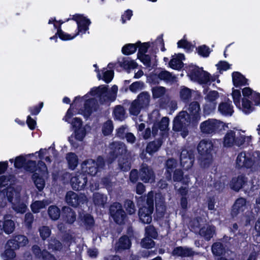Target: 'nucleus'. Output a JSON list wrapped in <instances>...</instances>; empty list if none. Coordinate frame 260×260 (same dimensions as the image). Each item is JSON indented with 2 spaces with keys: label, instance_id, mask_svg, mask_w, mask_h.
<instances>
[{
  "label": "nucleus",
  "instance_id": "nucleus-1",
  "mask_svg": "<svg viewBox=\"0 0 260 260\" xmlns=\"http://www.w3.org/2000/svg\"><path fill=\"white\" fill-rule=\"evenodd\" d=\"M214 147L212 140L203 139L199 142L197 150L199 154V164L202 168H208L211 164Z\"/></svg>",
  "mask_w": 260,
  "mask_h": 260
},
{
  "label": "nucleus",
  "instance_id": "nucleus-2",
  "mask_svg": "<svg viewBox=\"0 0 260 260\" xmlns=\"http://www.w3.org/2000/svg\"><path fill=\"white\" fill-rule=\"evenodd\" d=\"M28 243L26 236L23 235H14L8 240L6 244V250L4 255L6 258H12L16 257L15 250L21 247L26 246Z\"/></svg>",
  "mask_w": 260,
  "mask_h": 260
},
{
  "label": "nucleus",
  "instance_id": "nucleus-3",
  "mask_svg": "<svg viewBox=\"0 0 260 260\" xmlns=\"http://www.w3.org/2000/svg\"><path fill=\"white\" fill-rule=\"evenodd\" d=\"M105 165V160L101 156H99L96 160L88 159L82 164V171L91 176H95Z\"/></svg>",
  "mask_w": 260,
  "mask_h": 260
},
{
  "label": "nucleus",
  "instance_id": "nucleus-4",
  "mask_svg": "<svg viewBox=\"0 0 260 260\" xmlns=\"http://www.w3.org/2000/svg\"><path fill=\"white\" fill-rule=\"evenodd\" d=\"M229 128L228 124L215 119H208L200 124L201 131L203 134L212 135L216 132Z\"/></svg>",
  "mask_w": 260,
  "mask_h": 260
},
{
  "label": "nucleus",
  "instance_id": "nucleus-5",
  "mask_svg": "<svg viewBox=\"0 0 260 260\" xmlns=\"http://www.w3.org/2000/svg\"><path fill=\"white\" fill-rule=\"evenodd\" d=\"M187 75L190 80L200 84H207L209 81L210 73L204 71L203 68L196 66H189L187 69Z\"/></svg>",
  "mask_w": 260,
  "mask_h": 260
},
{
  "label": "nucleus",
  "instance_id": "nucleus-6",
  "mask_svg": "<svg viewBox=\"0 0 260 260\" xmlns=\"http://www.w3.org/2000/svg\"><path fill=\"white\" fill-rule=\"evenodd\" d=\"M109 213L116 224L118 225L125 224L127 216L122 209L121 204L117 202L113 203L110 207Z\"/></svg>",
  "mask_w": 260,
  "mask_h": 260
},
{
  "label": "nucleus",
  "instance_id": "nucleus-7",
  "mask_svg": "<svg viewBox=\"0 0 260 260\" xmlns=\"http://www.w3.org/2000/svg\"><path fill=\"white\" fill-rule=\"evenodd\" d=\"M187 111V122L192 125H197L201 117L200 105L197 101H193L188 105Z\"/></svg>",
  "mask_w": 260,
  "mask_h": 260
},
{
  "label": "nucleus",
  "instance_id": "nucleus-8",
  "mask_svg": "<svg viewBox=\"0 0 260 260\" xmlns=\"http://www.w3.org/2000/svg\"><path fill=\"white\" fill-rule=\"evenodd\" d=\"M72 16L71 19L75 21L77 24V32L75 34V36H77L80 34H84L89 29V26L91 24L89 19L85 17L84 14H75Z\"/></svg>",
  "mask_w": 260,
  "mask_h": 260
},
{
  "label": "nucleus",
  "instance_id": "nucleus-9",
  "mask_svg": "<svg viewBox=\"0 0 260 260\" xmlns=\"http://www.w3.org/2000/svg\"><path fill=\"white\" fill-rule=\"evenodd\" d=\"M65 200L69 206L77 208L86 203L87 198L84 194H78L74 191H69L67 192Z\"/></svg>",
  "mask_w": 260,
  "mask_h": 260
},
{
  "label": "nucleus",
  "instance_id": "nucleus-10",
  "mask_svg": "<svg viewBox=\"0 0 260 260\" xmlns=\"http://www.w3.org/2000/svg\"><path fill=\"white\" fill-rule=\"evenodd\" d=\"M87 174L82 171L76 172L70 179L72 188L77 191L84 190L87 185Z\"/></svg>",
  "mask_w": 260,
  "mask_h": 260
},
{
  "label": "nucleus",
  "instance_id": "nucleus-11",
  "mask_svg": "<svg viewBox=\"0 0 260 260\" xmlns=\"http://www.w3.org/2000/svg\"><path fill=\"white\" fill-rule=\"evenodd\" d=\"M187 115V111H182L179 113L173 120V129L176 132L182 131V136L183 138L186 137L188 133L187 129L185 130L184 123L182 121V120L186 121L188 120L186 118Z\"/></svg>",
  "mask_w": 260,
  "mask_h": 260
},
{
  "label": "nucleus",
  "instance_id": "nucleus-12",
  "mask_svg": "<svg viewBox=\"0 0 260 260\" xmlns=\"http://www.w3.org/2000/svg\"><path fill=\"white\" fill-rule=\"evenodd\" d=\"M195 160L194 154L192 150L183 149L180 155V165L182 168L188 170L192 168Z\"/></svg>",
  "mask_w": 260,
  "mask_h": 260
},
{
  "label": "nucleus",
  "instance_id": "nucleus-13",
  "mask_svg": "<svg viewBox=\"0 0 260 260\" xmlns=\"http://www.w3.org/2000/svg\"><path fill=\"white\" fill-rule=\"evenodd\" d=\"M140 180L144 183H153L155 174L152 168L146 164H142L140 168Z\"/></svg>",
  "mask_w": 260,
  "mask_h": 260
},
{
  "label": "nucleus",
  "instance_id": "nucleus-14",
  "mask_svg": "<svg viewBox=\"0 0 260 260\" xmlns=\"http://www.w3.org/2000/svg\"><path fill=\"white\" fill-rule=\"evenodd\" d=\"M96 105V101L94 99L90 98L85 100L83 107L79 110L78 114L82 115L87 120L94 111L96 110L95 107Z\"/></svg>",
  "mask_w": 260,
  "mask_h": 260
},
{
  "label": "nucleus",
  "instance_id": "nucleus-15",
  "mask_svg": "<svg viewBox=\"0 0 260 260\" xmlns=\"http://www.w3.org/2000/svg\"><path fill=\"white\" fill-rule=\"evenodd\" d=\"M126 151V149L124 144L122 142H112L110 144V158L113 161L118 156L125 154Z\"/></svg>",
  "mask_w": 260,
  "mask_h": 260
},
{
  "label": "nucleus",
  "instance_id": "nucleus-16",
  "mask_svg": "<svg viewBox=\"0 0 260 260\" xmlns=\"http://www.w3.org/2000/svg\"><path fill=\"white\" fill-rule=\"evenodd\" d=\"M253 165V161L252 158L246 155L245 152L240 153L236 159V166L239 169L251 168Z\"/></svg>",
  "mask_w": 260,
  "mask_h": 260
},
{
  "label": "nucleus",
  "instance_id": "nucleus-17",
  "mask_svg": "<svg viewBox=\"0 0 260 260\" xmlns=\"http://www.w3.org/2000/svg\"><path fill=\"white\" fill-rule=\"evenodd\" d=\"M177 166V160L173 158H168L165 162V172L164 174L165 178L168 181L171 182L172 181V174L176 170Z\"/></svg>",
  "mask_w": 260,
  "mask_h": 260
},
{
  "label": "nucleus",
  "instance_id": "nucleus-18",
  "mask_svg": "<svg viewBox=\"0 0 260 260\" xmlns=\"http://www.w3.org/2000/svg\"><path fill=\"white\" fill-rule=\"evenodd\" d=\"M172 255L181 257H191L195 255V251L191 247L177 246L173 249Z\"/></svg>",
  "mask_w": 260,
  "mask_h": 260
},
{
  "label": "nucleus",
  "instance_id": "nucleus-19",
  "mask_svg": "<svg viewBox=\"0 0 260 260\" xmlns=\"http://www.w3.org/2000/svg\"><path fill=\"white\" fill-rule=\"evenodd\" d=\"M247 182V178L245 174H242L232 179L230 183V186L232 190L239 191Z\"/></svg>",
  "mask_w": 260,
  "mask_h": 260
},
{
  "label": "nucleus",
  "instance_id": "nucleus-20",
  "mask_svg": "<svg viewBox=\"0 0 260 260\" xmlns=\"http://www.w3.org/2000/svg\"><path fill=\"white\" fill-rule=\"evenodd\" d=\"M108 86L100 85L98 87H94L90 89L89 93L92 96H97L100 98V101L101 103L105 102L107 100L105 97L107 96L108 93Z\"/></svg>",
  "mask_w": 260,
  "mask_h": 260
},
{
  "label": "nucleus",
  "instance_id": "nucleus-21",
  "mask_svg": "<svg viewBox=\"0 0 260 260\" xmlns=\"http://www.w3.org/2000/svg\"><path fill=\"white\" fill-rule=\"evenodd\" d=\"M246 202V199L243 198H239L235 201L231 211V215L233 218L236 217L240 212L244 211Z\"/></svg>",
  "mask_w": 260,
  "mask_h": 260
},
{
  "label": "nucleus",
  "instance_id": "nucleus-22",
  "mask_svg": "<svg viewBox=\"0 0 260 260\" xmlns=\"http://www.w3.org/2000/svg\"><path fill=\"white\" fill-rule=\"evenodd\" d=\"M238 137H236V133L233 130H229L223 138V145L226 148L237 146Z\"/></svg>",
  "mask_w": 260,
  "mask_h": 260
},
{
  "label": "nucleus",
  "instance_id": "nucleus-23",
  "mask_svg": "<svg viewBox=\"0 0 260 260\" xmlns=\"http://www.w3.org/2000/svg\"><path fill=\"white\" fill-rule=\"evenodd\" d=\"M232 101L228 99L227 102L220 103L218 107L219 112L225 116H231L234 113Z\"/></svg>",
  "mask_w": 260,
  "mask_h": 260
},
{
  "label": "nucleus",
  "instance_id": "nucleus-24",
  "mask_svg": "<svg viewBox=\"0 0 260 260\" xmlns=\"http://www.w3.org/2000/svg\"><path fill=\"white\" fill-rule=\"evenodd\" d=\"M61 215L63 220L69 224H73L76 219V213L75 211L70 207H63L62 208Z\"/></svg>",
  "mask_w": 260,
  "mask_h": 260
},
{
  "label": "nucleus",
  "instance_id": "nucleus-25",
  "mask_svg": "<svg viewBox=\"0 0 260 260\" xmlns=\"http://www.w3.org/2000/svg\"><path fill=\"white\" fill-rule=\"evenodd\" d=\"M78 218L87 229L92 228L95 223L93 217L89 213L83 212L79 213Z\"/></svg>",
  "mask_w": 260,
  "mask_h": 260
},
{
  "label": "nucleus",
  "instance_id": "nucleus-26",
  "mask_svg": "<svg viewBox=\"0 0 260 260\" xmlns=\"http://www.w3.org/2000/svg\"><path fill=\"white\" fill-rule=\"evenodd\" d=\"M152 211L148 210L145 206H141L138 211L140 220L144 224H149L152 221Z\"/></svg>",
  "mask_w": 260,
  "mask_h": 260
},
{
  "label": "nucleus",
  "instance_id": "nucleus-27",
  "mask_svg": "<svg viewBox=\"0 0 260 260\" xmlns=\"http://www.w3.org/2000/svg\"><path fill=\"white\" fill-rule=\"evenodd\" d=\"M232 81L233 85L236 87L248 85V79L239 72H234L232 74Z\"/></svg>",
  "mask_w": 260,
  "mask_h": 260
},
{
  "label": "nucleus",
  "instance_id": "nucleus-28",
  "mask_svg": "<svg viewBox=\"0 0 260 260\" xmlns=\"http://www.w3.org/2000/svg\"><path fill=\"white\" fill-rule=\"evenodd\" d=\"M132 245L131 240L128 236L124 235L120 237L116 244L115 249L117 251L128 249Z\"/></svg>",
  "mask_w": 260,
  "mask_h": 260
},
{
  "label": "nucleus",
  "instance_id": "nucleus-29",
  "mask_svg": "<svg viewBox=\"0 0 260 260\" xmlns=\"http://www.w3.org/2000/svg\"><path fill=\"white\" fill-rule=\"evenodd\" d=\"M162 143L161 139H158L149 142L146 148V152L150 155L153 154L158 150Z\"/></svg>",
  "mask_w": 260,
  "mask_h": 260
},
{
  "label": "nucleus",
  "instance_id": "nucleus-30",
  "mask_svg": "<svg viewBox=\"0 0 260 260\" xmlns=\"http://www.w3.org/2000/svg\"><path fill=\"white\" fill-rule=\"evenodd\" d=\"M155 123L160 131V135L162 137L167 136L168 135L169 118L167 117H164L160 121Z\"/></svg>",
  "mask_w": 260,
  "mask_h": 260
},
{
  "label": "nucleus",
  "instance_id": "nucleus-31",
  "mask_svg": "<svg viewBox=\"0 0 260 260\" xmlns=\"http://www.w3.org/2000/svg\"><path fill=\"white\" fill-rule=\"evenodd\" d=\"M8 216L6 215L4 218L3 230L4 232L7 234H10L13 232L15 230V226L14 221L12 219H8Z\"/></svg>",
  "mask_w": 260,
  "mask_h": 260
},
{
  "label": "nucleus",
  "instance_id": "nucleus-32",
  "mask_svg": "<svg viewBox=\"0 0 260 260\" xmlns=\"http://www.w3.org/2000/svg\"><path fill=\"white\" fill-rule=\"evenodd\" d=\"M211 250L214 256H221L225 253V248L223 244L219 242L214 243L211 247Z\"/></svg>",
  "mask_w": 260,
  "mask_h": 260
},
{
  "label": "nucleus",
  "instance_id": "nucleus-33",
  "mask_svg": "<svg viewBox=\"0 0 260 260\" xmlns=\"http://www.w3.org/2000/svg\"><path fill=\"white\" fill-rule=\"evenodd\" d=\"M1 193L4 198L7 199L8 202L12 203L14 196L16 193V190L14 187L9 185L3 189Z\"/></svg>",
  "mask_w": 260,
  "mask_h": 260
},
{
  "label": "nucleus",
  "instance_id": "nucleus-34",
  "mask_svg": "<svg viewBox=\"0 0 260 260\" xmlns=\"http://www.w3.org/2000/svg\"><path fill=\"white\" fill-rule=\"evenodd\" d=\"M66 159L70 169L74 170L77 167L78 164V158L75 153H68L66 155Z\"/></svg>",
  "mask_w": 260,
  "mask_h": 260
},
{
  "label": "nucleus",
  "instance_id": "nucleus-35",
  "mask_svg": "<svg viewBox=\"0 0 260 260\" xmlns=\"http://www.w3.org/2000/svg\"><path fill=\"white\" fill-rule=\"evenodd\" d=\"M97 74V77L98 79H102L105 83H109L113 79L114 76V73L113 70H106L103 73V77H102L100 73L99 69L95 70Z\"/></svg>",
  "mask_w": 260,
  "mask_h": 260
},
{
  "label": "nucleus",
  "instance_id": "nucleus-36",
  "mask_svg": "<svg viewBox=\"0 0 260 260\" xmlns=\"http://www.w3.org/2000/svg\"><path fill=\"white\" fill-rule=\"evenodd\" d=\"M113 114L115 119L120 121L124 120L126 118L125 110L121 105H117L115 107Z\"/></svg>",
  "mask_w": 260,
  "mask_h": 260
},
{
  "label": "nucleus",
  "instance_id": "nucleus-37",
  "mask_svg": "<svg viewBox=\"0 0 260 260\" xmlns=\"http://www.w3.org/2000/svg\"><path fill=\"white\" fill-rule=\"evenodd\" d=\"M32 179L36 188L39 191H42L45 185V181L43 177L38 173H35L32 175Z\"/></svg>",
  "mask_w": 260,
  "mask_h": 260
},
{
  "label": "nucleus",
  "instance_id": "nucleus-38",
  "mask_svg": "<svg viewBox=\"0 0 260 260\" xmlns=\"http://www.w3.org/2000/svg\"><path fill=\"white\" fill-rule=\"evenodd\" d=\"M214 226H209L206 229L201 228L200 231V234L203 236L207 241H209L213 236L215 232Z\"/></svg>",
  "mask_w": 260,
  "mask_h": 260
},
{
  "label": "nucleus",
  "instance_id": "nucleus-39",
  "mask_svg": "<svg viewBox=\"0 0 260 260\" xmlns=\"http://www.w3.org/2000/svg\"><path fill=\"white\" fill-rule=\"evenodd\" d=\"M61 214L60 209L56 205H51L48 207V214L50 219L57 220Z\"/></svg>",
  "mask_w": 260,
  "mask_h": 260
},
{
  "label": "nucleus",
  "instance_id": "nucleus-40",
  "mask_svg": "<svg viewBox=\"0 0 260 260\" xmlns=\"http://www.w3.org/2000/svg\"><path fill=\"white\" fill-rule=\"evenodd\" d=\"M107 200V197L99 192L94 193L93 195V202L95 206L104 207Z\"/></svg>",
  "mask_w": 260,
  "mask_h": 260
},
{
  "label": "nucleus",
  "instance_id": "nucleus-41",
  "mask_svg": "<svg viewBox=\"0 0 260 260\" xmlns=\"http://www.w3.org/2000/svg\"><path fill=\"white\" fill-rule=\"evenodd\" d=\"M143 106L136 99L134 100L129 108V113L134 116H137L140 113L141 109Z\"/></svg>",
  "mask_w": 260,
  "mask_h": 260
},
{
  "label": "nucleus",
  "instance_id": "nucleus-42",
  "mask_svg": "<svg viewBox=\"0 0 260 260\" xmlns=\"http://www.w3.org/2000/svg\"><path fill=\"white\" fill-rule=\"evenodd\" d=\"M138 49L136 43L135 44L128 43L124 45L121 49V52L125 55H129L135 53Z\"/></svg>",
  "mask_w": 260,
  "mask_h": 260
},
{
  "label": "nucleus",
  "instance_id": "nucleus-43",
  "mask_svg": "<svg viewBox=\"0 0 260 260\" xmlns=\"http://www.w3.org/2000/svg\"><path fill=\"white\" fill-rule=\"evenodd\" d=\"M48 203L46 200L37 201L31 205V209L33 213H37L42 209L45 208Z\"/></svg>",
  "mask_w": 260,
  "mask_h": 260
},
{
  "label": "nucleus",
  "instance_id": "nucleus-44",
  "mask_svg": "<svg viewBox=\"0 0 260 260\" xmlns=\"http://www.w3.org/2000/svg\"><path fill=\"white\" fill-rule=\"evenodd\" d=\"M136 100L144 107L149 105L150 96L148 92L143 91L138 94Z\"/></svg>",
  "mask_w": 260,
  "mask_h": 260
},
{
  "label": "nucleus",
  "instance_id": "nucleus-45",
  "mask_svg": "<svg viewBox=\"0 0 260 260\" xmlns=\"http://www.w3.org/2000/svg\"><path fill=\"white\" fill-rule=\"evenodd\" d=\"M192 91L188 87L183 86L180 91V97L184 102H188L191 98Z\"/></svg>",
  "mask_w": 260,
  "mask_h": 260
},
{
  "label": "nucleus",
  "instance_id": "nucleus-46",
  "mask_svg": "<svg viewBox=\"0 0 260 260\" xmlns=\"http://www.w3.org/2000/svg\"><path fill=\"white\" fill-rule=\"evenodd\" d=\"M123 207L126 213L129 215H133L135 213L136 208L134 202L129 199H126L123 203Z\"/></svg>",
  "mask_w": 260,
  "mask_h": 260
},
{
  "label": "nucleus",
  "instance_id": "nucleus-47",
  "mask_svg": "<svg viewBox=\"0 0 260 260\" xmlns=\"http://www.w3.org/2000/svg\"><path fill=\"white\" fill-rule=\"evenodd\" d=\"M62 247V243L55 238L51 239L48 246V249L52 251H60Z\"/></svg>",
  "mask_w": 260,
  "mask_h": 260
},
{
  "label": "nucleus",
  "instance_id": "nucleus-48",
  "mask_svg": "<svg viewBox=\"0 0 260 260\" xmlns=\"http://www.w3.org/2000/svg\"><path fill=\"white\" fill-rule=\"evenodd\" d=\"M136 45L138 46V52L137 56H140L142 54H145L147 52L148 49L150 47V42L141 43V41H138L136 42Z\"/></svg>",
  "mask_w": 260,
  "mask_h": 260
},
{
  "label": "nucleus",
  "instance_id": "nucleus-49",
  "mask_svg": "<svg viewBox=\"0 0 260 260\" xmlns=\"http://www.w3.org/2000/svg\"><path fill=\"white\" fill-rule=\"evenodd\" d=\"M113 124L111 120H108L104 123L102 127V133L105 136L111 134L113 131Z\"/></svg>",
  "mask_w": 260,
  "mask_h": 260
},
{
  "label": "nucleus",
  "instance_id": "nucleus-50",
  "mask_svg": "<svg viewBox=\"0 0 260 260\" xmlns=\"http://www.w3.org/2000/svg\"><path fill=\"white\" fill-rule=\"evenodd\" d=\"M251 142L252 137L251 136H245L244 135H240L239 137H238V140L237 142V146H248L250 144Z\"/></svg>",
  "mask_w": 260,
  "mask_h": 260
},
{
  "label": "nucleus",
  "instance_id": "nucleus-51",
  "mask_svg": "<svg viewBox=\"0 0 260 260\" xmlns=\"http://www.w3.org/2000/svg\"><path fill=\"white\" fill-rule=\"evenodd\" d=\"M243 111L246 114H248L253 111L254 108L252 106L251 102L247 98L242 99Z\"/></svg>",
  "mask_w": 260,
  "mask_h": 260
},
{
  "label": "nucleus",
  "instance_id": "nucleus-52",
  "mask_svg": "<svg viewBox=\"0 0 260 260\" xmlns=\"http://www.w3.org/2000/svg\"><path fill=\"white\" fill-rule=\"evenodd\" d=\"M152 97L154 99L162 96L166 91V89L163 86H156L152 88Z\"/></svg>",
  "mask_w": 260,
  "mask_h": 260
},
{
  "label": "nucleus",
  "instance_id": "nucleus-53",
  "mask_svg": "<svg viewBox=\"0 0 260 260\" xmlns=\"http://www.w3.org/2000/svg\"><path fill=\"white\" fill-rule=\"evenodd\" d=\"M157 236V232L153 225H149L145 228V237L156 239Z\"/></svg>",
  "mask_w": 260,
  "mask_h": 260
},
{
  "label": "nucleus",
  "instance_id": "nucleus-54",
  "mask_svg": "<svg viewBox=\"0 0 260 260\" xmlns=\"http://www.w3.org/2000/svg\"><path fill=\"white\" fill-rule=\"evenodd\" d=\"M196 50L198 54L203 57H208L211 53L210 48L206 45L198 46L196 48Z\"/></svg>",
  "mask_w": 260,
  "mask_h": 260
},
{
  "label": "nucleus",
  "instance_id": "nucleus-55",
  "mask_svg": "<svg viewBox=\"0 0 260 260\" xmlns=\"http://www.w3.org/2000/svg\"><path fill=\"white\" fill-rule=\"evenodd\" d=\"M158 78L160 80L166 81L173 82L175 79V77L173 76L172 74L167 71H162L158 74Z\"/></svg>",
  "mask_w": 260,
  "mask_h": 260
},
{
  "label": "nucleus",
  "instance_id": "nucleus-56",
  "mask_svg": "<svg viewBox=\"0 0 260 260\" xmlns=\"http://www.w3.org/2000/svg\"><path fill=\"white\" fill-rule=\"evenodd\" d=\"M169 66L172 69L179 70L181 69L183 66V63L181 61L180 58H173L169 63Z\"/></svg>",
  "mask_w": 260,
  "mask_h": 260
},
{
  "label": "nucleus",
  "instance_id": "nucleus-57",
  "mask_svg": "<svg viewBox=\"0 0 260 260\" xmlns=\"http://www.w3.org/2000/svg\"><path fill=\"white\" fill-rule=\"evenodd\" d=\"M232 97L233 102L235 106L241 109L240 99L241 98V91L239 89H235L233 88Z\"/></svg>",
  "mask_w": 260,
  "mask_h": 260
},
{
  "label": "nucleus",
  "instance_id": "nucleus-58",
  "mask_svg": "<svg viewBox=\"0 0 260 260\" xmlns=\"http://www.w3.org/2000/svg\"><path fill=\"white\" fill-rule=\"evenodd\" d=\"M24 168L26 171L34 174L37 170V162L35 160H29L26 162Z\"/></svg>",
  "mask_w": 260,
  "mask_h": 260
},
{
  "label": "nucleus",
  "instance_id": "nucleus-59",
  "mask_svg": "<svg viewBox=\"0 0 260 260\" xmlns=\"http://www.w3.org/2000/svg\"><path fill=\"white\" fill-rule=\"evenodd\" d=\"M172 180L175 182H181L183 179L184 172L181 169H176L173 172Z\"/></svg>",
  "mask_w": 260,
  "mask_h": 260
},
{
  "label": "nucleus",
  "instance_id": "nucleus-60",
  "mask_svg": "<svg viewBox=\"0 0 260 260\" xmlns=\"http://www.w3.org/2000/svg\"><path fill=\"white\" fill-rule=\"evenodd\" d=\"M34 220V216L30 212H27L25 214L24 222L26 228L30 230L32 228V224Z\"/></svg>",
  "mask_w": 260,
  "mask_h": 260
},
{
  "label": "nucleus",
  "instance_id": "nucleus-61",
  "mask_svg": "<svg viewBox=\"0 0 260 260\" xmlns=\"http://www.w3.org/2000/svg\"><path fill=\"white\" fill-rule=\"evenodd\" d=\"M141 245L144 248L150 249L154 246L155 242L151 238L145 237L141 240Z\"/></svg>",
  "mask_w": 260,
  "mask_h": 260
},
{
  "label": "nucleus",
  "instance_id": "nucleus-62",
  "mask_svg": "<svg viewBox=\"0 0 260 260\" xmlns=\"http://www.w3.org/2000/svg\"><path fill=\"white\" fill-rule=\"evenodd\" d=\"M219 97V93L216 90L210 91L207 94L205 99L210 103H216V100Z\"/></svg>",
  "mask_w": 260,
  "mask_h": 260
},
{
  "label": "nucleus",
  "instance_id": "nucleus-63",
  "mask_svg": "<svg viewBox=\"0 0 260 260\" xmlns=\"http://www.w3.org/2000/svg\"><path fill=\"white\" fill-rule=\"evenodd\" d=\"M39 233L42 240H45L50 236L51 230L47 226H43L39 229Z\"/></svg>",
  "mask_w": 260,
  "mask_h": 260
},
{
  "label": "nucleus",
  "instance_id": "nucleus-64",
  "mask_svg": "<svg viewBox=\"0 0 260 260\" xmlns=\"http://www.w3.org/2000/svg\"><path fill=\"white\" fill-rule=\"evenodd\" d=\"M44 106V103L42 102H40L38 105L34 106H31L28 108V111L30 114L32 116L37 115L40 112L42 108Z\"/></svg>",
  "mask_w": 260,
  "mask_h": 260
}]
</instances>
